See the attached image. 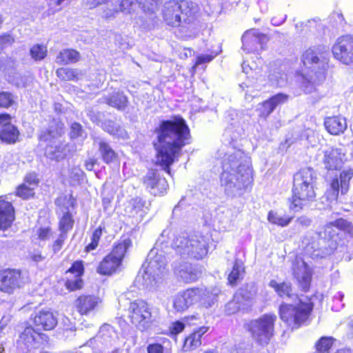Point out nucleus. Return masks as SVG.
Wrapping results in <instances>:
<instances>
[{
  "label": "nucleus",
  "instance_id": "obj_1",
  "mask_svg": "<svg viewBox=\"0 0 353 353\" xmlns=\"http://www.w3.org/2000/svg\"><path fill=\"white\" fill-rule=\"evenodd\" d=\"M224 121L227 127L223 137L230 146L222 160L221 183L228 196H241L251 188L253 182L251 159L234 145L244 133L241 116L236 110L230 109L225 112Z\"/></svg>",
  "mask_w": 353,
  "mask_h": 353
},
{
  "label": "nucleus",
  "instance_id": "obj_2",
  "mask_svg": "<svg viewBox=\"0 0 353 353\" xmlns=\"http://www.w3.org/2000/svg\"><path fill=\"white\" fill-rule=\"evenodd\" d=\"M157 140L153 145L157 152V162L170 174V165L178 160L181 149L191 143L190 128L183 118L161 121L154 131Z\"/></svg>",
  "mask_w": 353,
  "mask_h": 353
},
{
  "label": "nucleus",
  "instance_id": "obj_3",
  "mask_svg": "<svg viewBox=\"0 0 353 353\" xmlns=\"http://www.w3.org/2000/svg\"><path fill=\"white\" fill-rule=\"evenodd\" d=\"M277 294L283 299H290L294 303H282L279 307L281 319L292 328L298 327L309 318L312 310L313 303L307 297H299L292 292L290 282L278 283L272 280L269 283Z\"/></svg>",
  "mask_w": 353,
  "mask_h": 353
},
{
  "label": "nucleus",
  "instance_id": "obj_4",
  "mask_svg": "<svg viewBox=\"0 0 353 353\" xmlns=\"http://www.w3.org/2000/svg\"><path fill=\"white\" fill-rule=\"evenodd\" d=\"M167 263L163 251L154 247L135 279V285L139 289L155 290L168 273Z\"/></svg>",
  "mask_w": 353,
  "mask_h": 353
},
{
  "label": "nucleus",
  "instance_id": "obj_5",
  "mask_svg": "<svg viewBox=\"0 0 353 353\" xmlns=\"http://www.w3.org/2000/svg\"><path fill=\"white\" fill-rule=\"evenodd\" d=\"M212 241V236L208 233H182L176 236L172 246L181 256L200 260L208 254Z\"/></svg>",
  "mask_w": 353,
  "mask_h": 353
},
{
  "label": "nucleus",
  "instance_id": "obj_6",
  "mask_svg": "<svg viewBox=\"0 0 353 353\" xmlns=\"http://www.w3.org/2000/svg\"><path fill=\"white\" fill-rule=\"evenodd\" d=\"M199 10L198 5L192 1L172 0L163 6V17L170 26L184 27L195 21Z\"/></svg>",
  "mask_w": 353,
  "mask_h": 353
},
{
  "label": "nucleus",
  "instance_id": "obj_7",
  "mask_svg": "<svg viewBox=\"0 0 353 353\" xmlns=\"http://www.w3.org/2000/svg\"><path fill=\"white\" fill-rule=\"evenodd\" d=\"M217 294V290L212 292L205 287L189 288L177 292L173 296L172 306L179 312L187 310L195 303L209 308L216 302Z\"/></svg>",
  "mask_w": 353,
  "mask_h": 353
},
{
  "label": "nucleus",
  "instance_id": "obj_8",
  "mask_svg": "<svg viewBox=\"0 0 353 353\" xmlns=\"http://www.w3.org/2000/svg\"><path fill=\"white\" fill-rule=\"evenodd\" d=\"M317 49L309 48L302 55L303 86L307 92H312L315 85L321 83L325 79L324 63L318 56Z\"/></svg>",
  "mask_w": 353,
  "mask_h": 353
},
{
  "label": "nucleus",
  "instance_id": "obj_9",
  "mask_svg": "<svg viewBox=\"0 0 353 353\" xmlns=\"http://www.w3.org/2000/svg\"><path fill=\"white\" fill-rule=\"evenodd\" d=\"M129 312L132 323L141 332L150 330L157 320L156 312L143 300L132 302Z\"/></svg>",
  "mask_w": 353,
  "mask_h": 353
},
{
  "label": "nucleus",
  "instance_id": "obj_10",
  "mask_svg": "<svg viewBox=\"0 0 353 353\" xmlns=\"http://www.w3.org/2000/svg\"><path fill=\"white\" fill-rule=\"evenodd\" d=\"M276 319L275 314H266L257 319L245 323L244 328L251 334L256 342L267 344L273 336Z\"/></svg>",
  "mask_w": 353,
  "mask_h": 353
},
{
  "label": "nucleus",
  "instance_id": "obj_11",
  "mask_svg": "<svg viewBox=\"0 0 353 353\" xmlns=\"http://www.w3.org/2000/svg\"><path fill=\"white\" fill-rule=\"evenodd\" d=\"M316 172L311 168L301 169L294 175L292 199H312L316 196L314 185Z\"/></svg>",
  "mask_w": 353,
  "mask_h": 353
},
{
  "label": "nucleus",
  "instance_id": "obj_12",
  "mask_svg": "<svg viewBox=\"0 0 353 353\" xmlns=\"http://www.w3.org/2000/svg\"><path fill=\"white\" fill-rule=\"evenodd\" d=\"M132 241L129 238L121 239L114 247L112 251L99 263L97 272L109 275L114 272L121 264L128 250L132 247Z\"/></svg>",
  "mask_w": 353,
  "mask_h": 353
},
{
  "label": "nucleus",
  "instance_id": "obj_13",
  "mask_svg": "<svg viewBox=\"0 0 353 353\" xmlns=\"http://www.w3.org/2000/svg\"><path fill=\"white\" fill-rule=\"evenodd\" d=\"M236 216V212L225 207L218 208L213 213L204 215L205 224L212 227L214 230L225 232L233 226Z\"/></svg>",
  "mask_w": 353,
  "mask_h": 353
},
{
  "label": "nucleus",
  "instance_id": "obj_14",
  "mask_svg": "<svg viewBox=\"0 0 353 353\" xmlns=\"http://www.w3.org/2000/svg\"><path fill=\"white\" fill-rule=\"evenodd\" d=\"M118 340V335L113 327L108 324L103 325L98 334L87 342V345L99 351L113 346Z\"/></svg>",
  "mask_w": 353,
  "mask_h": 353
},
{
  "label": "nucleus",
  "instance_id": "obj_15",
  "mask_svg": "<svg viewBox=\"0 0 353 353\" xmlns=\"http://www.w3.org/2000/svg\"><path fill=\"white\" fill-rule=\"evenodd\" d=\"M332 53L335 59L341 63L349 65L353 63V37L343 35L337 39L332 46Z\"/></svg>",
  "mask_w": 353,
  "mask_h": 353
},
{
  "label": "nucleus",
  "instance_id": "obj_16",
  "mask_svg": "<svg viewBox=\"0 0 353 353\" xmlns=\"http://www.w3.org/2000/svg\"><path fill=\"white\" fill-rule=\"evenodd\" d=\"M242 49L248 53L259 54L268 41L267 36L257 29L247 30L242 36Z\"/></svg>",
  "mask_w": 353,
  "mask_h": 353
},
{
  "label": "nucleus",
  "instance_id": "obj_17",
  "mask_svg": "<svg viewBox=\"0 0 353 353\" xmlns=\"http://www.w3.org/2000/svg\"><path fill=\"white\" fill-rule=\"evenodd\" d=\"M292 271L301 289L307 292L309 290L312 271L301 257H296L292 263Z\"/></svg>",
  "mask_w": 353,
  "mask_h": 353
},
{
  "label": "nucleus",
  "instance_id": "obj_18",
  "mask_svg": "<svg viewBox=\"0 0 353 353\" xmlns=\"http://www.w3.org/2000/svg\"><path fill=\"white\" fill-rule=\"evenodd\" d=\"M352 176L353 170L352 169L343 170L340 174V183L337 178L332 180L330 189L327 190V199H337L340 188L341 194H345L348 191L349 182Z\"/></svg>",
  "mask_w": 353,
  "mask_h": 353
},
{
  "label": "nucleus",
  "instance_id": "obj_19",
  "mask_svg": "<svg viewBox=\"0 0 353 353\" xmlns=\"http://www.w3.org/2000/svg\"><path fill=\"white\" fill-rule=\"evenodd\" d=\"M21 272L15 270H5L0 272V291L11 294L20 286Z\"/></svg>",
  "mask_w": 353,
  "mask_h": 353
},
{
  "label": "nucleus",
  "instance_id": "obj_20",
  "mask_svg": "<svg viewBox=\"0 0 353 353\" xmlns=\"http://www.w3.org/2000/svg\"><path fill=\"white\" fill-rule=\"evenodd\" d=\"M39 183L38 174L35 172L28 173L23 179V183L17 188L14 195L22 199H30L34 196V188Z\"/></svg>",
  "mask_w": 353,
  "mask_h": 353
},
{
  "label": "nucleus",
  "instance_id": "obj_21",
  "mask_svg": "<svg viewBox=\"0 0 353 353\" xmlns=\"http://www.w3.org/2000/svg\"><path fill=\"white\" fill-rule=\"evenodd\" d=\"M252 297V294L248 292L245 288L239 289L234 295L232 300L225 305V311L228 315L236 313L241 310H244L248 306V303Z\"/></svg>",
  "mask_w": 353,
  "mask_h": 353
},
{
  "label": "nucleus",
  "instance_id": "obj_22",
  "mask_svg": "<svg viewBox=\"0 0 353 353\" xmlns=\"http://www.w3.org/2000/svg\"><path fill=\"white\" fill-rule=\"evenodd\" d=\"M174 272L176 276L186 283L196 281L201 274V271L198 266L186 262L175 267Z\"/></svg>",
  "mask_w": 353,
  "mask_h": 353
},
{
  "label": "nucleus",
  "instance_id": "obj_23",
  "mask_svg": "<svg viewBox=\"0 0 353 353\" xmlns=\"http://www.w3.org/2000/svg\"><path fill=\"white\" fill-rule=\"evenodd\" d=\"M288 99L287 94L279 93L259 103L256 109L259 117L263 119L267 118L278 105L283 104Z\"/></svg>",
  "mask_w": 353,
  "mask_h": 353
},
{
  "label": "nucleus",
  "instance_id": "obj_24",
  "mask_svg": "<svg viewBox=\"0 0 353 353\" xmlns=\"http://www.w3.org/2000/svg\"><path fill=\"white\" fill-rule=\"evenodd\" d=\"M14 219L12 204L6 200H0V236H6L4 232L11 226Z\"/></svg>",
  "mask_w": 353,
  "mask_h": 353
},
{
  "label": "nucleus",
  "instance_id": "obj_25",
  "mask_svg": "<svg viewBox=\"0 0 353 353\" xmlns=\"http://www.w3.org/2000/svg\"><path fill=\"white\" fill-rule=\"evenodd\" d=\"M20 339L28 347H38L39 345L48 343V337L45 334L37 332L32 327H27L21 334Z\"/></svg>",
  "mask_w": 353,
  "mask_h": 353
},
{
  "label": "nucleus",
  "instance_id": "obj_26",
  "mask_svg": "<svg viewBox=\"0 0 353 353\" xmlns=\"http://www.w3.org/2000/svg\"><path fill=\"white\" fill-rule=\"evenodd\" d=\"M83 272L84 267L83 262L81 261H74L67 271V273L73 274L74 277L73 279H68L65 282L67 289L70 291L81 289L83 286L81 276L83 274Z\"/></svg>",
  "mask_w": 353,
  "mask_h": 353
},
{
  "label": "nucleus",
  "instance_id": "obj_27",
  "mask_svg": "<svg viewBox=\"0 0 353 353\" xmlns=\"http://www.w3.org/2000/svg\"><path fill=\"white\" fill-rule=\"evenodd\" d=\"M99 299L93 295H81L74 301V307L81 315H88L95 310Z\"/></svg>",
  "mask_w": 353,
  "mask_h": 353
},
{
  "label": "nucleus",
  "instance_id": "obj_28",
  "mask_svg": "<svg viewBox=\"0 0 353 353\" xmlns=\"http://www.w3.org/2000/svg\"><path fill=\"white\" fill-rule=\"evenodd\" d=\"M323 163L329 170L341 169L343 165L342 153L338 148H330L325 151Z\"/></svg>",
  "mask_w": 353,
  "mask_h": 353
},
{
  "label": "nucleus",
  "instance_id": "obj_29",
  "mask_svg": "<svg viewBox=\"0 0 353 353\" xmlns=\"http://www.w3.org/2000/svg\"><path fill=\"white\" fill-rule=\"evenodd\" d=\"M34 323L37 327H40L45 330H50L57 325V319L52 312L41 310L34 316Z\"/></svg>",
  "mask_w": 353,
  "mask_h": 353
},
{
  "label": "nucleus",
  "instance_id": "obj_30",
  "mask_svg": "<svg viewBox=\"0 0 353 353\" xmlns=\"http://www.w3.org/2000/svg\"><path fill=\"white\" fill-rule=\"evenodd\" d=\"M63 124L61 121L53 119L49 123L48 128L41 133L39 140L45 142L57 140V138L63 132Z\"/></svg>",
  "mask_w": 353,
  "mask_h": 353
},
{
  "label": "nucleus",
  "instance_id": "obj_31",
  "mask_svg": "<svg viewBox=\"0 0 353 353\" xmlns=\"http://www.w3.org/2000/svg\"><path fill=\"white\" fill-rule=\"evenodd\" d=\"M150 192L154 196H163L168 188V184L165 178H159L153 174V176H149L146 180Z\"/></svg>",
  "mask_w": 353,
  "mask_h": 353
},
{
  "label": "nucleus",
  "instance_id": "obj_32",
  "mask_svg": "<svg viewBox=\"0 0 353 353\" xmlns=\"http://www.w3.org/2000/svg\"><path fill=\"white\" fill-rule=\"evenodd\" d=\"M45 153L48 158L59 161L66 157V145L59 140H54L47 145Z\"/></svg>",
  "mask_w": 353,
  "mask_h": 353
},
{
  "label": "nucleus",
  "instance_id": "obj_33",
  "mask_svg": "<svg viewBox=\"0 0 353 353\" xmlns=\"http://www.w3.org/2000/svg\"><path fill=\"white\" fill-rule=\"evenodd\" d=\"M324 125L327 132L333 135H339L347 128L346 119L342 117H327L325 119Z\"/></svg>",
  "mask_w": 353,
  "mask_h": 353
},
{
  "label": "nucleus",
  "instance_id": "obj_34",
  "mask_svg": "<svg viewBox=\"0 0 353 353\" xmlns=\"http://www.w3.org/2000/svg\"><path fill=\"white\" fill-rule=\"evenodd\" d=\"M208 327L202 326L188 336L184 342L183 348L185 351L194 350L201 345V337L208 330Z\"/></svg>",
  "mask_w": 353,
  "mask_h": 353
},
{
  "label": "nucleus",
  "instance_id": "obj_35",
  "mask_svg": "<svg viewBox=\"0 0 353 353\" xmlns=\"http://www.w3.org/2000/svg\"><path fill=\"white\" fill-rule=\"evenodd\" d=\"M105 101L110 106L119 110H123L128 106V97L122 92H113L104 98Z\"/></svg>",
  "mask_w": 353,
  "mask_h": 353
},
{
  "label": "nucleus",
  "instance_id": "obj_36",
  "mask_svg": "<svg viewBox=\"0 0 353 353\" xmlns=\"http://www.w3.org/2000/svg\"><path fill=\"white\" fill-rule=\"evenodd\" d=\"M268 79L270 84L272 86L283 87L287 83V75L280 68L271 66Z\"/></svg>",
  "mask_w": 353,
  "mask_h": 353
},
{
  "label": "nucleus",
  "instance_id": "obj_37",
  "mask_svg": "<svg viewBox=\"0 0 353 353\" xmlns=\"http://www.w3.org/2000/svg\"><path fill=\"white\" fill-rule=\"evenodd\" d=\"M19 135L17 128L12 124H5L0 130V139L7 143H14Z\"/></svg>",
  "mask_w": 353,
  "mask_h": 353
},
{
  "label": "nucleus",
  "instance_id": "obj_38",
  "mask_svg": "<svg viewBox=\"0 0 353 353\" xmlns=\"http://www.w3.org/2000/svg\"><path fill=\"white\" fill-rule=\"evenodd\" d=\"M79 53L75 50L65 49L57 56L56 62L59 64L66 65L78 61Z\"/></svg>",
  "mask_w": 353,
  "mask_h": 353
},
{
  "label": "nucleus",
  "instance_id": "obj_39",
  "mask_svg": "<svg viewBox=\"0 0 353 353\" xmlns=\"http://www.w3.org/2000/svg\"><path fill=\"white\" fill-rule=\"evenodd\" d=\"M334 227L348 234H352L353 230V226L350 222L344 219H339L335 221L327 223L325 227V232L327 233L330 236H332L331 230Z\"/></svg>",
  "mask_w": 353,
  "mask_h": 353
},
{
  "label": "nucleus",
  "instance_id": "obj_40",
  "mask_svg": "<svg viewBox=\"0 0 353 353\" xmlns=\"http://www.w3.org/2000/svg\"><path fill=\"white\" fill-rule=\"evenodd\" d=\"M99 152L105 163H110L117 158V154L109 143L104 141L99 142Z\"/></svg>",
  "mask_w": 353,
  "mask_h": 353
},
{
  "label": "nucleus",
  "instance_id": "obj_41",
  "mask_svg": "<svg viewBox=\"0 0 353 353\" xmlns=\"http://www.w3.org/2000/svg\"><path fill=\"white\" fill-rule=\"evenodd\" d=\"M245 272L243 263L239 259L235 260L232 271L228 276V281L231 285L243 279Z\"/></svg>",
  "mask_w": 353,
  "mask_h": 353
},
{
  "label": "nucleus",
  "instance_id": "obj_42",
  "mask_svg": "<svg viewBox=\"0 0 353 353\" xmlns=\"http://www.w3.org/2000/svg\"><path fill=\"white\" fill-rule=\"evenodd\" d=\"M268 219L272 224L285 227L291 222L292 217L271 210L268 213Z\"/></svg>",
  "mask_w": 353,
  "mask_h": 353
},
{
  "label": "nucleus",
  "instance_id": "obj_43",
  "mask_svg": "<svg viewBox=\"0 0 353 353\" xmlns=\"http://www.w3.org/2000/svg\"><path fill=\"white\" fill-rule=\"evenodd\" d=\"M74 220L72 219V214L67 212L63 214L59 223V231L63 234L68 233L73 228Z\"/></svg>",
  "mask_w": 353,
  "mask_h": 353
},
{
  "label": "nucleus",
  "instance_id": "obj_44",
  "mask_svg": "<svg viewBox=\"0 0 353 353\" xmlns=\"http://www.w3.org/2000/svg\"><path fill=\"white\" fill-rule=\"evenodd\" d=\"M69 182L72 185L81 183L85 179L83 171L79 167H73L68 170Z\"/></svg>",
  "mask_w": 353,
  "mask_h": 353
},
{
  "label": "nucleus",
  "instance_id": "obj_45",
  "mask_svg": "<svg viewBox=\"0 0 353 353\" xmlns=\"http://www.w3.org/2000/svg\"><path fill=\"white\" fill-rule=\"evenodd\" d=\"M57 76L63 81H77L78 72L76 70L68 68H61L56 71Z\"/></svg>",
  "mask_w": 353,
  "mask_h": 353
},
{
  "label": "nucleus",
  "instance_id": "obj_46",
  "mask_svg": "<svg viewBox=\"0 0 353 353\" xmlns=\"http://www.w3.org/2000/svg\"><path fill=\"white\" fill-rule=\"evenodd\" d=\"M103 128L109 134L115 136H123L124 133L120 126L115 121L112 120L105 121L103 123Z\"/></svg>",
  "mask_w": 353,
  "mask_h": 353
},
{
  "label": "nucleus",
  "instance_id": "obj_47",
  "mask_svg": "<svg viewBox=\"0 0 353 353\" xmlns=\"http://www.w3.org/2000/svg\"><path fill=\"white\" fill-rule=\"evenodd\" d=\"M104 228L99 225L92 233L91 236V242L85 247V251L90 252L95 250L102 235Z\"/></svg>",
  "mask_w": 353,
  "mask_h": 353
},
{
  "label": "nucleus",
  "instance_id": "obj_48",
  "mask_svg": "<svg viewBox=\"0 0 353 353\" xmlns=\"http://www.w3.org/2000/svg\"><path fill=\"white\" fill-rule=\"evenodd\" d=\"M333 345L332 337H321L316 344V350L320 353H329V350Z\"/></svg>",
  "mask_w": 353,
  "mask_h": 353
},
{
  "label": "nucleus",
  "instance_id": "obj_49",
  "mask_svg": "<svg viewBox=\"0 0 353 353\" xmlns=\"http://www.w3.org/2000/svg\"><path fill=\"white\" fill-rule=\"evenodd\" d=\"M30 52L32 58L37 61H41L46 57L47 49L44 46L37 44L31 48Z\"/></svg>",
  "mask_w": 353,
  "mask_h": 353
},
{
  "label": "nucleus",
  "instance_id": "obj_50",
  "mask_svg": "<svg viewBox=\"0 0 353 353\" xmlns=\"http://www.w3.org/2000/svg\"><path fill=\"white\" fill-rule=\"evenodd\" d=\"M329 23L334 28H343L345 21L341 12H334L329 17Z\"/></svg>",
  "mask_w": 353,
  "mask_h": 353
},
{
  "label": "nucleus",
  "instance_id": "obj_51",
  "mask_svg": "<svg viewBox=\"0 0 353 353\" xmlns=\"http://www.w3.org/2000/svg\"><path fill=\"white\" fill-rule=\"evenodd\" d=\"M15 97L10 92H0V108H8L12 106L15 101Z\"/></svg>",
  "mask_w": 353,
  "mask_h": 353
},
{
  "label": "nucleus",
  "instance_id": "obj_52",
  "mask_svg": "<svg viewBox=\"0 0 353 353\" xmlns=\"http://www.w3.org/2000/svg\"><path fill=\"white\" fill-rule=\"evenodd\" d=\"M67 238L68 235L66 234L59 232L56 239L53 241L52 244V250L54 254L57 253L61 250Z\"/></svg>",
  "mask_w": 353,
  "mask_h": 353
},
{
  "label": "nucleus",
  "instance_id": "obj_53",
  "mask_svg": "<svg viewBox=\"0 0 353 353\" xmlns=\"http://www.w3.org/2000/svg\"><path fill=\"white\" fill-rule=\"evenodd\" d=\"M37 239L40 241H48L52 235V231L50 226L40 227L36 232Z\"/></svg>",
  "mask_w": 353,
  "mask_h": 353
},
{
  "label": "nucleus",
  "instance_id": "obj_54",
  "mask_svg": "<svg viewBox=\"0 0 353 353\" xmlns=\"http://www.w3.org/2000/svg\"><path fill=\"white\" fill-rule=\"evenodd\" d=\"M70 137L72 139H77L78 137H85V134L82 129V126L79 123H73L70 127Z\"/></svg>",
  "mask_w": 353,
  "mask_h": 353
},
{
  "label": "nucleus",
  "instance_id": "obj_55",
  "mask_svg": "<svg viewBox=\"0 0 353 353\" xmlns=\"http://www.w3.org/2000/svg\"><path fill=\"white\" fill-rule=\"evenodd\" d=\"M219 54V52H212L210 54H200L197 56L195 66L209 63L212 61Z\"/></svg>",
  "mask_w": 353,
  "mask_h": 353
},
{
  "label": "nucleus",
  "instance_id": "obj_56",
  "mask_svg": "<svg viewBox=\"0 0 353 353\" xmlns=\"http://www.w3.org/2000/svg\"><path fill=\"white\" fill-rule=\"evenodd\" d=\"M344 298V294L341 292H336L333 296L334 305L332 307V310L339 311L343 308L345 304L342 303Z\"/></svg>",
  "mask_w": 353,
  "mask_h": 353
},
{
  "label": "nucleus",
  "instance_id": "obj_57",
  "mask_svg": "<svg viewBox=\"0 0 353 353\" xmlns=\"http://www.w3.org/2000/svg\"><path fill=\"white\" fill-rule=\"evenodd\" d=\"M185 328V325L183 322L177 321L173 322L170 326V332L172 335H176L181 332Z\"/></svg>",
  "mask_w": 353,
  "mask_h": 353
},
{
  "label": "nucleus",
  "instance_id": "obj_58",
  "mask_svg": "<svg viewBox=\"0 0 353 353\" xmlns=\"http://www.w3.org/2000/svg\"><path fill=\"white\" fill-rule=\"evenodd\" d=\"M189 207L187 200H179L178 204L173 208L172 213L176 216L180 215L183 210H188Z\"/></svg>",
  "mask_w": 353,
  "mask_h": 353
},
{
  "label": "nucleus",
  "instance_id": "obj_59",
  "mask_svg": "<svg viewBox=\"0 0 353 353\" xmlns=\"http://www.w3.org/2000/svg\"><path fill=\"white\" fill-rule=\"evenodd\" d=\"M316 23V19H310L307 21L305 23L303 22H298L295 24V28L298 33H303L304 30L302 29L303 28H312L313 24Z\"/></svg>",
  "mask_w": 353,
  "mask_h": 353
},
{
  "label": "nucleus",
  "instance_id": "obj_60",
  "mask_svg": "<svg viewBox=\"0 0 353 353\" xmlns=\"http://www.w3.org/2000/svg\"><path fill=\"white\" fill-rule=\"evenodd\" d=\"M163 346L157 343H150L147 347L148 353H163Z\"/></svg>",
  "mask_w": 353,
  "mask_h": 353
},
{
  "label": "nucleus",
  "instance_id": "obj_61",
  "mask_svg": "<svg viewBox=\"0 0 353 353\" xmlns=\"http://www.w3.org/2000/svg\"><path fill=\"white\" fill-rule=\"evenodd\" d=\"M303 208L302 200H291L290 208L294 212H299Z\"/></svg>",
  "mask_w": 353,
  "mask_h": 353
},
{
  "label": "nucleus",
  "instance_id": "obj_62",
  "mask_svg": "<svg viewBox=\"0 0 353 353\" xmlns=\"http://www.w3.org/2000/svg\"><path fill=\"white\" fill-rule=\"evenodd\" d=\"M286 19L287 14H283L281 17H274L272 18L271 23L274 26H279L282 25L286 21Z\"/></svg>",
  "mask_w": 353,
  "mask_h": 353
},
{
  "label": "nucleus",
  "instance_id": "obj_63",
  "mask_svg": "<svg viewBox=\"0 0 353 353\" xmlns=\"http://www.w3.org/2000/svg\"><path fill=\"white\" fill-rule=\"evenodd\" d=\"M30 258L33 261L36 263L41 262L45 259V256H43L39 252L32 253L30 254Z\"/></svg>",
  "mask_w": 353,
  "mask_h": 353
},
{
  "label": "nucleus",
  "instance_id": "obj_64",
  "mask_svg": "<svg viewBox=\"0 0 353 353\" xmlns=\"http://www.w3.org/2000/svg\"><path fill=\"white\" fill-rule=\"evenodd\" d=\"M12 316L10 314L4 315L0 320V328L3 330L10 321Z\"/></svg>",
  "mask_w": 353,
  "mask_h": 353
}]
</instances>
